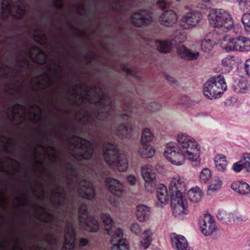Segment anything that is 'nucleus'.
I'll list each match as a JSON object with an SVG mask.
<instances>
[{
  "mask_svg": "<svg viewBox=\"0 0 250 250\" xmlns=\"http://www.w3.org/2000/svg\"><path fill=\"white\" fill-rule=\"evenodd\" d=\"M49 148L51 151V152H50V155L51 154L52 155L53 158H55L56 157V152L55 148L52 146H49Z\"/></svg>",
  "mask_w": 250,
  "mask_h": 250,
  "instance_id": "obj_53",
  "label": "nucleus"
},
{
  "mask_svg": "<svg viewBox=\"0 0 250 250\" xmlns=\"http://www.w3.org/2000/svg\"><path fill=\"white\" fill-rule=\"evenodd\" d=\"M231 189L242 195L250 193V186L246 182L242 181H235L231 185Z\"/></svg>",
  "mask_w": 250,
  "mask_h": 250,
  "instance_id": "obj_26",
  "label": "nucleus"
},
{
  "mask_svg": "<svg viewBox=\"0 0 250 250\" xmlns=\"http://www.w3.org/2000/svg\"><path fill=\"white\" fill-rule=\"evenodd\" d=\"M132 23L137 26L149 24L152 21L151 16L145 10H140L131 16Z\"/></svg>",
  "mask_w": 250,
  "mask_h": 250,
  "instance_id": "obj_17",
  "label": "nucleus"
},
{
  "mask_svg": "<svg viewBox=\"0 0 250 250\" xmlns=\"http://www.w3.org/2000/svg\"><path fill=\"white\" fill-rule=\"evenodd\" d=\"M151 242V232L150 230H146L143 234L142 239L140 241V249L145 250L150 245Z\"/></svg>",
  "mask_w": 250,
  "mask_h": 250,
  "instance_id": "obj_33",
  "label": "nucleus"
},
{
  "mask_svg": "<svg viewBox=\"0 0 250 250\" xmlns=\"http://www.w3.org/2000/svg\"><path fill=\"white\" fill-rule=\"evenodd\" d=\"M200 229L203 234L211 235L216 229L215 222L210 214H205L200 222Z\"/></svg>",
  "mask_w": 250,
  "mask_h": 250,
  "instance_id": "obj_16",
  "label": "nucleus"
},
{
  "mask_svg": "<svg viewBox=\"0 0 250 250\" xmlns=\"http://www.w3.org/2000/svg\"><path fill=\"white\" fill-rule=\"evenodd\" d=\"M42 213L43 214H46V215L48 216H50V215L48 212H47V211H45V209H43Z\"/></svg>",
  "mask_w": 250,
  "mask_h": 250,
  "instance_id": "obj_56",
  "label": "nucleus"
},
{
  "mask_svg": "<svg viewBox=\"0 0 250 250\" xmlns=\"http://www.w3.org/2000/svg\"><path fill=\"white\" fill-rule=\"evenodd\" d=\"M88 240L85 238H81L80 241V245L81 246H84L87 244Z\"/></svg>",
  "mask_w": 250,
  "mask_h": 250,
  "instance_id": "obj_52",
  "label": "nucleus"
},
{
  "mask_svg": "<svg viewBox=\"0 0 250 250\" xmlns=\"http://www.w3.org/2000/svg\"><path fill=\"white\" fill-rule=\"evenodd\" d=\"M216 43L214 40L205 39L202 41L201 48L205 52H208L213 48Z\"/></svg>",
  "mask_w": 250,
  "mask_h": 250,
  "instance_id": "obj_34",
  "label": "nucleus"
},
{
  "mask_svg": "<svg viewBox=\"0 0 250 250\" xmlns=\"http://www.w3.org/2000/svg\"><path fill=\"white\" fill-rule=\"evenodd\" d=\"M242 156L244 164V170L250 174V153H244Z\"/></svg>",
  "mask_w": 250,
  "mask_h": 250,
  "instance_id": "obj_38",
  "label": "nucleus"
},
{
  "mask_svg": "<svg viewBox=\"0 0 250 250\" xmlns=\"http://www.w3.org/2000/svg\"><path fill=\"white\" fill-rule=\"evenodd\" d=\"M27 56L31 60L40 64H43L46 61V56L40 47L33 46L27 50Z\"/></svg>",
  "mask_w": 250,
  "mask_h": 250,
  "instance_id": "obj_18",
  "label": "nucleus"
},
{
  "mask_svg": "<svg viewBox=\"0 0 250 250\" xmlns=\"http://www.w3.org/2000/svg\"><path fill=\"white\" fill-rule=\"evenodd\" d=\"M223 215H224V213H223L222 212H219L217 213V216L218 219H219L221 220H223L224 219V217Z\"/></svg>",
  "mask_w": 250,
  "mask_h": 250,
  "instance_id": "obj_54",
  "label": "nucleus"
},
{
  "mask_svg": "<svg viewBox=\"0 0 250 250\" xmlns=\"http://www.w3.org/2000/svg\"><path fill=\"white\" fill-rule=\"evenodd\" d=\"M227 38V37H225L224 42L221 43V47L223 49L227 51H240L241 44H242L240 37L229 39Z\"/></svg>",
  "mask_w": 250,
  "mask_h": 250,
  "instance_id": "obj_19",
  "label": "nucleus"
},
{
  "mask_svg": "<svg viewBox=\"0 0 250 250\" xmlns=\"http://www.w3.org/2000/svg\"><path fill=\"white\" fill-rule=\"evenodd\" d=\"M248 243L249 246H250V238L249 239V240L248 241Z\"/></svg>",
  "mask_w": 250,
  "mask_h": 250,
  "instance_id": "obj_62",
  "label": "nucleus"
},
{
  "mask_svg": "<svg viewBox=\"0 0 250 250\" xmlns=\"http://www.w3.org/2000/svg\"><path fill=\"white\" fill-rule=\"evenodd\" d=\"M177 16L175 12L171 10L164 11L160 17L161 24L165 26H172L177 21Z\"/></svg>",
  "mask_w": 250,
  "mask_h": 250,
  "instance_id": "obj_22",
  "label": "nucleus"
},
{
  "mask_svg": "<svg viewBox=\"0 0 250 250\" xmlns=\"http://www.w3.org/2000/svg\"><path fill=\"white\" fill-rule=\"evenodd\" d=\"M142 175L145 181L146 189L149 192H152L156 186V174L151 166L146 165L142 167Z\"/></svg>",
  "mask_w": 250,
  "mask_h": 250,
  "instance_id": "obj_12",
  "label": "nucleus"
},
{
  "mask_svg": "<svg viewBox=\"0 0 250 250\" xmlns=\"http://www.w3.org/2000/svg\"><path fill=\"white\" fill-rule=\"evenodd\" d=\"M68 149L78 160L89 159L93 154V144L84 139L75 135L66 138Z\"/></svg>",
  "mask_w": 250,
  "mask_h": 250,
  "instance_id": "obj_6",
  "label": "nucleus"
},
{
  "mask_svg": "<svg viewBox=\"0 0 250 250\" xmlns=\"http://www.w3.org/2000/svg\"><path fill=\"white\" fill-rule=\"evenodd\" d=\"M222 185V181L219 178L213 180L208 188V193L219 190L221 188Z\"/></svg>",
  "mask_w": 250,
  "mask_h": 250,
  "instance_id": "obj_36",
  "label": "nucleus"
},
{
  "mask_svg": "<svg viewBox=\"0 0 250 250\" xmlns=\"http://www.w3.org/2000/svg\"><path fill=\"white\" fill-rule=\"evenodd\" d=\"M174 37L175 39L182 41H184L186 38L185 32L181 29L176 30L174 32Z\"/></svg>",
  "mask_w": 250,
  "mask_h": 250,
  "instance_id": "obj_43",
  "label": "nucleus"
},
{
  "mask_svg": "<svg viewBox=\"0 0 250 250\" xmlns=\"http://www.w3.org/2000/svg\"><path fill=\"white\" fill-rule=\"evenodd\" d=\"M130 229L133 233L136 234H139L141 231L140 225L136 223H133L131 225Z\"/></svg>",
  "mask_w": 250,
  "mask_h": 250,
  "instance_id": "obj_44",
  "label": "nucleus"
},
{
  "mask_svg": "<svg viewBox=\"0 0 250 250\" xmlns=\"http://www.w3.org/2000/svg\"><path fill=\"white\" fill-rule=\"evenodd\" d=\"M214 161L216 168L218 171L223 172L226 169L227 162L225 156L217 155L214 158Z\"/></svg>",
  "mask_w": 250,
  "mask_h": 250,
  "instance_id": "obj_31",
  "label": "nucleus"
},
{
  "mask_svg": "<svg viewBox=\"0 0 250 250\" xmlns=\"http://www.w3.org/2000/svg\"><path fill=\"white\" fill-rule=\"evenodd\" d=\"M227 84L224 77L216 75L210 78L204 85L203 93L209 99L216 98L227 89Z\"/></svg>",
  "mask_w": 250,
  "mask_h": 250,
  "instance_id": "obj_9",
  "label": "nucleus"
},
{
  "mask_svg": "<svg viewBox=\"0 0 250 250\" xmlns=\"http://www.w3.org/2000/svg\"><path fill=\"white\" fill-rule=\"evenodd\" d=\"M103 155L104 161L109 165L115 166L120 171H125L128 167L126 156L120 152L117 147L111 143L103 145Z\"/></svg>",
  "mask_w": 250,
  "mask_h": 250,
  "instance_id": "obj_7",
  "label": "nucleus"
},
{
  "mask_svg": "<svg viewBox=\"0 0 250 250\" xmlns=\"http://www.w3.org/2000/svg\"><path fill=\"white\" fill-rule=\"evenodd\" d=\"M156 196L161 203L160 206L166 205L168 202L169 196L166 187L163 184H159L156 189Z\"/></svg>",
  "mask_w": 250,
  "mask_h": 250,
  "instance_id": "obj_25",
  "label": "nucleus"
},
{
  "mask_svg": "<svg viewBox=\"0 0 250 250\" xmlns=\"http://www.w3.org/2000/svg\"><path fill=\"white\" fill-rule=\"evenodd\" d=\"M177 144L174 142L167 144L164 154L167 159L176 166H181L187 159L199 162L200 147L191 136L180 133L176 137Z\"/></svg>",
  "mask_w": 250,
  "mask_h": 250,
  "instance_id": "obj_2",
  "label": "nucleus"
},
{
  "mask_svg": "<svg viewBox=\"0 0 250 250\" xmlns=\"http://www.w3.org/2000/svg\"><path fill=\"white\" fill-rule=\"evenodd\" d=\"M165 77L166 79L170 83H176L177 82V81L174 78L173 76L171 74H165Z\"/></svg>",
  "mask_w": 250,
  "mask_h": 250,
  "instance_id": "obj_48",
  "label": "nucleus"
},
{
  "mask_svg": "<svg viewBox=\"0 0 250 250\" xmlns=\"http://www.w3.org/2000/svg\"><path fill=\"white\" fill-rule=\"evenodd\" d=\"M211 177L210 170L208 168H204L200 173V179L201 182L207 183Z\"/></svg>",
  "mask_w": 250,
  "mask_h": 250,
  "instance_id": "obj_37",
  "label": "nucleus"
},
{
  "mask_svg": "<svg viewBox=\"0 0 250 250\" xmlns=\"http://www.w3.org/2000/svg\"><path fill=\"white\" fill-rule=\"evenodd\" d=\"M105 185L108 190L114 195L119 196L123 191L121 183L116 179L107 178L105 180Z\"/></svg>",
  "mask_w": 250,
  "mask_h": 250,
  "instance_id": "obj_20",
  "label": "nucleus"
},
{
  "mask_svg": "<svg viewBox=\"0 0 250 250\" xmlns=\"http://www.w3.org/2000/svg\"><path fill=\"white\" fill-rule=\"evenodd\" d=\"M177 52L182 58L187 60H196L200 56L198 51L189 49L184 45H180L177 48Z\"/></svg>",
  "mask_w": 250,
  "mask_h": 250,
  "instance_id": "obj_21",
  "label": "nucleus"
},
{
  "mask_svg": "<svg viewBox=\"0 0 250 250\" xmlns=\"http://www.w3.org/2000/svg\"><path fill=\"white\" fill-rule=\"evenodd\" d=\"M39 146L40 147H41L42 148H43L44 147V146L42 145V144H39Z\"/></svg>",
  "mask_w": 250,
  "mask_h": 250,
  "instance_id": "obj_63",
  "label": "nucleus"
},
{
  "mask_svg": "<svg viewBox=\"0 0 250 250\" xmlns=\"http://www.w3.org/2000/svg\"><path fill=\"white\" fill-rule=\"evenodd\" d=\"M101 218L105 230L111 236V250H129L127 240L123 238V230L116 228L110 215L108 213H103Z\"/></svg>",
  "mask_w": 250,
  "mask_h": 250,
  "instance_id": "obj_5",
  "label": "nucleus"
},
{
  "mask_svg": "<svg viewBox=\"0 0 250 250\" xmlns=\"http://www.w3.org/2000/svg\"><path fill=\"white\" fill-rule=\"evenodd\" d=\"M23 61L24 62V63H26V60L25 59H24L23 60Z\"/></svg>",
  "mask_w": 250,
  "mask_h": 250,
  "instance_id": "obj_64",
  "label": "nucleus"
},
{
  "mask_svg": "<svg viewBox=\"0 0 250 250\" xmlns=\"http://www.w3.org/2000/svg\"><path fill=\"white\" fill-rule=\"evenodd\" d=\"M208 19L210 25L215 28H220L225 31L231 29L234 22L231 15L222 9L209 10Z\"/></svg>",
  "mask_w": 250,
  "mask_h": 250,
  "instance_id": "obj_8",
  "label": "nucleus"
},
{
  "mask_svg": "<svg viewBox=\"0 0 250 250\" xmlns=\"http://www.w3.org/2000/svg\"><path fill=\"white\" fill-rule=\"evenodd\" d=\"M76 237L74 221L67 222L65 229L64 242L62 250H74Z\"/></svg>",
  "mask_w": 250,
  "mask_h": 250,
  "instance_id": "obj_13",
  "label": "nucleus"
},
{
  "mask_svg": "<svg viewBox=\"0 0 250 250\" xmlns=\"http://www.w3.org/2000/svg\"><path fill=\"white\" fill-rule=\"evenodd\" d=\"M16 199L17 200L21 201V202L22 199H23V198H22V197H17L16 198Z\"/></svg>",
  "mask_w": 250,
  "mask_h": 250,
  "instance_id": "obj_58",
  "label": "nucleus"
},
{
  "mask_svg": "<svg viewBox=\"0 0 250 250\" xmlns=\"http://www.w3.org/2000/svg\"><path fill=\"white\" fill-rule=\"evenodd\" d=\"M74 94L79 95L83 101H87L90 103L95 104L97 109L94 116L99 120L110 121L112 124L120 120L124 124L118 126L115 131L116 134L120 137L127 136L131 133L133 125L130 122V114H121L115 115L112 114L111 99L108 95L104 93L101 88L96 86H87L81 83L74 84L72 88Z\"/></svg>",
  "mask_w": 250,
  "mask_h": 250,
  "instance_id": "obj_1",
  "label": "nucleus"
},
{
  "mask_svg": "<svg viewBox=\"0 0 250 250\" xmlns=\"http://www.w3.org/2000/svg\"><path fill=\"white\" fill-rule=\"evenodd\" d=\"M126 180L128 183L130 185H134L136 182V179L135 177L132 175L128 176L126 178Z\"/></svg>",
  "mask_w": 250,
  "mask_h": 250,
  "instance_id": "obj_46",
  "label": "nucleus"
},
{
  "mask_svg": "<svg viewBox=\"0 0 250 250\" xmlns=\"http://www.w3.org/2000/svg\"><path fill=\"white\" fill-rule=\"evenodd\" d=\"M240 40L242 42L240 51H244L250 50V40L245 37H240Z\"/></svg>",
  "mask_w": 250,
  "mask_h": 250,
  "instance_id": "obj_39",
  "label": "nucleus"
},
{
  "mask_svg": "<svg viewBox=\"0 0 250 250\" xmlns=\"http://www.w3.org/2000/svg\"><path fill=\"white\" fill-rule=\"evenodd\" d=\"M242 156L238 162L234 163L232 165V169L236 172H240L242 169L244 170V164H243Z\"/></svg>",
  "mask_w": 250,
  "mask_h": 250,
  "instance_id": "obj_41",
  "label": "nucleus"
},
{
  "mask_svg": "<svg viewBox=\"0 0 250 250\" xmlns=\"http://www.w3.org/2000/svg\"><path fill=\"white\" fill-rule=\"evenodd\" d=\"M121 68L125 72L127 75L135 76L136 75L135 71L128 64H122L121 65Z\"/></svg>",
  "mask_w": 250,
  "mask_h": 250,
  "instance_id": "obj_42",
  "label": "nucleus"
},
{
  "mask_svg": "<svg viewBox=\"0 0 250 250\" xmlns=\"http://www.w3.org/2000/svg\"><path fill=\"white\" fill-rule=\"evenodd\" d=\"M154 138V134L150 129L147 127L143 129L140 138L141 144H148L153 141Z\"/></svg>",
  "mask_w": 250,
  "mask_h": 250,
  "instance_id": "obj_32",
  "label": "nucleus"
},
{
  "mask_svg": "<svg viewBox=\"0 0 250 250\" xmlns=\"http://www.w3.org/2000/svg\"><path fill=\"white\" fill-rule=\"evenodd\" d=\"M162 104L156 102L149 103L147 106V109L152 113L159 111L162 108Z\"/></svg>",
  "mask_w": 250,
  "mask_h": 250,
  "instance_id": "obj_40",
  "label": "nucleus"
},
{
  "mask_svg": "<svg viewBox=\"0 0 250 250\" xmlns=\"http://www.w3.org/2000/svg\"><path fill=\"white\" fill-rule=\"evenodd\" d=\"M13 9L16 10L15 13L13 12V8L11 5L10 0H2L1 8H0V16L1 18H5L12 15L14 19L21 18L25 11V8L21 4H18Z\"/></svg>",
  "mask_w": 250,
  "mask_h": 250,
  "instance_id": "obj_11",
  "label": "nucleus"
},
{
  "mask_svg": "<svg viewBox=\"0 0 250 250\" xmlns=\"http://www.w3.org/2000/svg\"><path fill=\"white\" fill-rule=\"evenodd\" d=\"M157 4L162 10H164L166 7V2L164 0H158Z\"/></svg>",
  "mask_w": 250,
  "mask_h": 250,
  "instance_id": "obj_50",
  "label": "nucleus"
},
{
  "mask_svg": "<svg viewBox=\"0 0 250 250\" xmlns=\"http://www.w3.org/2000/svg\"><path fill=\"white\" fill-rule=\"evenodd\" d=\"M188 197L189 200L192 202L196 203L199 202L203 196L202 190L196 187L190 189L188 193Z\"/></svg>",
  "mask_w": 250,
  "mask_h": 250,
  "instance_id": "obj_30",
  "label": "nucleus"
},
{
  "mask_svg": "<svg viewBox=\"0 0 250 250\" xmlns=\"http://www.w3.org/2000/svg\"><path fill=\"white\" fill-rule=\"evenodd\" d=\"M226 61H227V59H224V60H222V62H223V63L225 65L226 64H225V62H226Z\"/></svg>",
  "mask_w": 250,
  "mask_h": 250,
  "instance_id": "obj_61",
  "label": "nucleus"
},
{
  "mask_svg": "<svg viewBox=\"0 0 250 250\" xmlns=\"http://www.w3.org/2000/svg\"><path fill=\"white\" fill-rule=\"evenodd\" d=\"M68 125L66 124H64V127L65 128V129H67V128H68Z\"/></svg>",
  "mask_w": 250,
  "mask_h": 250,
  "instance_id": "obj_60",
  "label": "nucleus"
},
{
  "mask_svg": "<svg viewBox=\"0 0 250 250\" xmlns=\"http://www.w3.org/2000/svg\"><path fill=\"white\" fill-rule=\"evenodd\" d=\"M172 246L177 250H188L186 239L182 235L172 233L170 235Z\"/></svg>",
  "mask_w": 250,
  "mask_h": 250,
  "instance_id": "obj_23",
  "label": "nucleus"
},
{
  "mask_svg": "<svg viewBox=\"0 0 250 250\" xmlns=\"http://www.w3.org/2000/svg\"><path fill=\"white\" fill-rule=\"evenodd\" d=\"M241 21L246 31L250 34V13H244L241 18Z\"/></svg>",
  "mask_w": 250,
  "mask_h": 250,
  "instance_id": "obj_35",
  "label": "nucleus"
},
{
  "mask_svg": "<svg viewBox=\"0 0 250 250\" xmlns=\"http://www.w3.org/2000/svg\"><path fill=\"white\" fill-rule=\"evenodd\" d=\"M66 182L70 191H76L80 196L88 200L94 197L95 193L92 186L88 181L79 177L75 167L70 164L66 166Z\"/></svg>",
  "mask_w": 250,
  "mask_h": 250,
  "instance_id": "obj_4",
  "label": "nucleus"
},
{
  "mask_svg": "<svg viewBox=\"0 0 250 250\" xmlns=\"http://www.w3.org/2000/svg\"><path fill=\"white\" fill-rule=\"evenodd\" d=\"M245 69L247 75L250 78V59L247 60L245 62Z\"/></svg>",
  "mask_w": 250,
  "mask_h": 250,
  "instance_id": "obj_49",
  "label": "nucleus"
},
{
  "mask_svg": "<svg viewBox=\"0 0 250 250\" xmlns=\"http://www.w3.org/2000/svg\"><path fill=\"white\" fill-rule=\"evenodd\" d=\"M53 198V204L61 207H66L67 206V199L65 189L63 185H56L55 187L51 190Z\"/></svg>",
  "mask_w": 250,
  "mask_h": 250,
  "instance_id": "obj_15",
  "label": "nucleus"
},
{
  "mask_svg": "<svg viewBox=\"0 0 250 250\" xmlns=\"http://www.w3.org/2000/svg\"><path fill=\"white\" fill-rule=\"evenodd\" d=\"M201 19V15L199 13L190 11L182 16L180 21V25L184 29H188L196 26Z\"/></svg>",
  "mask_w": 250,
  "mask_h": 250,
  "instance_id": "obj_14",
  "label": "nucleus"
},
{
  "mask_svg": "<svg viewBox=\"0 0 250 250\" xmlns=\"http://www.w3.org/2000/svg\"><path fill=\"white\" fill-rule=\"evenodd\" d=\"M79 221L81 227H84L87 231L96 232L99 229V226L96 219L90 215L87 206L82 205L79 210Z\"/></svg>",
  "mask_w": 250,
  "mask_h": 250,
  "instance_id": "obj_10",
  "label": "nucleus"
},
{
  "mask_svg": "<svg viewBox=\"0 0 250 250\" xmlns=\"http://www.w3.org/2000/svg\"><path fill=\"white\" fill-rule=\"evenodd\" d=\"M3 138V136L2 135H0V146H1L2 144V142L1 141V139Z\"/></svg>",
  "mask_w": 250,
  "mask_h": 250,
  "instance_id": "obj_59",
  "label": "nucleus"
},
{
  "mask_svg": "<svg viewBox=\"0 0 250 250\" xmlns=\"http://www.w3.org/2000/svg\"><path fill=\"white\" fill-rule=\"evenodd\" d=\"M150 208L143 204L137 206L136 216L137 220L140 222H144L149 218Z\"/></svg>",
  "mask_w": 250,
  "mask_h": 250,
  "instance_id": "obj_27",
  "label": "nucleus"
},
{
  "mask_svg": "<svg viewBox=\"0 0 250 250\" xmlns=\"http://www.w3.org/2000/svg\"><path fill=\"white\" fill-rule=\"evenodd\" d=\"M141 144L138 150L139 154L144 158L152 157L155 153L153 146L148 144Z\"/></svg>",
  "mask_w": 250,
  "mask_h": 250,
  "instance_id": "obj_28",
  "label": "nucleus"
},
{
  "mask_svg": "<svg viewBox=\"0 0 250 250\" xmlns=\"http://www.w3.org/2000/svg\"><path fill=\"white\" fill-rule=\"evenodd\" d=\"M249 82L244 78H241L234 82L232 86L233 91L236 93H246L250 88Z\"/></svg>",
  "mask_w": 250,
  "mask_h": 250,
  "instance_id": "obj_24",
  "label": "nucleus"
},
{
  "mask_svg": "<svg viewBox=\"0 0 250 250\" xmlns=\"http://www.w3.org/2000/svg\"><path fill=\"white\" fill-rule=\"evenodd\" d=\"M43 221L45 222H50L51 221V219L50 218H45L43 220Z\"/></svg>",
  "mask_w": 250,
  "mask_h": 250,
  "instance_id": "obj_57",
  "label": "nucleus"
},
{
  "mask_svg": "<svg viewBox=\"0 0 250 250\" xmlns=\"http://www.w3.org/2000/svg\"><path fill=\"white\" fill-rule=\"evenodd\" d=\"M228 2L232 3L238 2L240 8H242L246 5V0H227Z\"/></svg>",
  "mask_w": 250,
  "mask_h": 250,
  "instance_id": "obj_47",
  "label": "nucleus"
},
{
  "mask_svg": "<svg viewBox=\"0 0 250 250\" xmlns=\"http://www.w3.org/2000/svg\"><path fill=\"white\" fill-rule=\"evenodd\" d=\"M110 202L114 206H117L118 205V203L116 200L112 201V200H110Z\"/></svg>",
  "mask_w": 250,
  "mask_h": 250,
  "instance_id": "obj_55",
  "label": "nucleus"
},
{
  "mask_svg": "<svg viewBox=\"0 0 250 250\" xmlns=\"http://www.w3.org/2000/svg\"><path fill=\"white\" fill-rule=\"evenodd\" d=\"M169 188L171 195V206L173 214L175 216L181 213L187 214V204L183 195V192L187 190L184 177L179 175L173 176L170 181Z\"/></svg>",
  "mask_w": 250,
  "mask_h": 250,
  "instance_id": "obj_3",
  "label": "nucleus"
},
{
  "mask_svg": "<svg viewBox=\"0 0 250 250\" xmlns=\"http://www.w3.org/2000/svg\"><path fill=\"white\" fill-rule=\"evenodd\" d=\"M34 37H37V39H36V40L38 41L42 40V34L40 33V32H39L38 33V32L37 31H34Z\"/></svg>",
  "mask_w": 250,
  "mask_h": 250,
  "instance_id": "obj_51",
  "label": "nucleus"
},
{
  "mask_svg": "<svg viewBox=\"0 0 250 250\" xmlns=\"http://www.w3.org/2000/svg\"><path fill=\"white\" fill-rule=\"evenodd\" d=\"M21 106L19 104H16L13 105L11 108V115L13 118L18 113V111L16 109V107Z\"/></svg>",
  "mask_w": 250,
  "mask_h": 250,
  "instance_id": "obj_45",
  "label": "nucleus"
},
{
  "mask_svg": "<svg viewBox=\"0 0 250 250\" xmlns=\"http://www.w3.org/2000/svg\"><path fill=\"white\" fill-rule=\"evenodd\" d=\"M153 45L161 52H168L172 47L171 41L167 40H156L153 42Z\"/></svg>",
  "mask_w": 250,
  "mask_h": 250,
  "instance_id": "obj_29",
  "label": "nucleus"
}]
</instances>
